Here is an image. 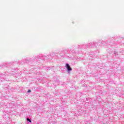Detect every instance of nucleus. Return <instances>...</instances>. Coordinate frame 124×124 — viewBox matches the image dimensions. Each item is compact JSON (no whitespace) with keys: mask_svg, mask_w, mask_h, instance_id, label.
I'll use <instances>...</instances> for the list:
<instances>
[{"mask_svg":"<svg viewBox=\"0 0 124 124\" xmlns=\"http://www.w3.org/2000/svg\"><path fill=\"white\" fill-rule=\"evenodd\" d=\"M66 67L68 69V71H71V70H72V69L68 64H66Z\"/></svg>","mask_w":124,"mask_h":124,"instance_id":"1","label":"nucleus"},{"mask_svg":"<svg viewBox=\"0 0 124 124\" xmlns=\"http://www.w3.org/2000/svg\"><path fill=\"white\" fill-rule=\"evenodd\" d=\"M27 121H28L29 122H30V123H31V119L27 118Z\"/></svg>","mask_w":124,"mask_h":124,"instance_id":"2","label":"nucleus"},{"mask_svg":"<svg viewBox=\"0 0 124 124\" xmlns=\"http://www.w3.org/2000/svg\"><path fill=\"white\" fill-rule=\"evenodd\" d=\"M31 91L30 90H28V93H31Z\"/></svg>","mask_w":124,"mask_h":124,"instance_id":"3","label":"nucleus"}]
</instances>
